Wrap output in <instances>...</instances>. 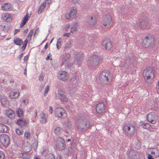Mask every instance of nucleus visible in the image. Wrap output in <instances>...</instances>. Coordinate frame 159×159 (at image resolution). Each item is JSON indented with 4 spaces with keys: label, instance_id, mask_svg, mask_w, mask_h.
<instances>
[{
    "label": "nucleus",
    "instance_id": "nucleus-1",
    "mask_svg": "<svg viewBox=\"0 0 159 159\" xmlns=\"http://www.w3.org/2000/svg\"><path fill=\"white\" fill-rule=\"evenodd\" d=\"M143 75L145 80L148 82L153 79L154 77V71L151 68H147L144 70Z\"/></svg>",
    "mask_w": 159,
    "mask_h": 159
},
{
    "label": "nucleus",
    "instance_id": "nucleus-2",
    "mask_svg": "<svg viewBox=\"0 0 159 159\" xmlns=\"http://www.w3.org/2000/svg\"><path fill=\"white\" fill-rule=\"evenodd\" d=\"M100 59L98 56L93 55L90 57L87 61L88 66L91 68H94L98 65Z\"/></svg>",
    "mask_w": 159,
    "mask_h": 159
},
{
    "label": "nucleus",
    "instance_id": "nucleus-3",
    "mask_svg": "<svg viewBox=\"0 0 159 159\" xmlns=\"http://www.w3.org/2000/svg\"><path fill=\"white\" fill-rule=\"evenodd\" d=\"M154 39L151 36H145L142 42V45L143 47L148 48L154 43Z\"/></svg>",
    "mask_w": 159,
    "mask_h": 159
},
{
    "label": "nucleus",
    "instance_id": "nucleus-4",
    "mask_svg": "<svg viewBox=\"0 0 159 159\" xmlns=\"http://www.w3.org/2000/svg\"><path fill=\"white\" fill-rule=\"evenodd\" d=\"M77 11L75 8L71 7L69 10V11L67 12L65 14V16L66 19L71 20L76 16L77 15Z\"/></svg>",
    "mask_w": 159,
    "mask_h": 159
},
{
    "label": "nucleus",
    "instance_id": "nucleus-5",
    "mask_svg": "<svg viewBox=\"0 0 159 159\" xmlns=\"http://www.w3.org/2000/svg\"><path fill=\"white\" fill-rule=\"evenodd\" d=\"M0 141L4 147L7 148L10 144V137L6 134H1L0 136Z\"/></svg>",
    "mask_w": 159,
    "mask_h": 159
},
{
    "label": "nucleus",
    "instance_id": "nucleus-6",
    "mask_svg": "<svg viewBox=\"0 0 159 159\" xmlns=\"http://www.w3.org/2000/svg\"><path fill=\"white\" fill-rule=\"evenodd\" d=\"M137 26L143 29H148L150 28V25L148 22L145 20L141 19L139 20L136 23Z\"/></svg>",
    "mask_w": 159,
    "mask_h": 159
},
{
    "label": "nucleus",
    "instance_id": "nucleus-7",
    "mask_svg": "<svg viewBox=\"0 0 159 159\" xmlns=\"http://www.w3.org/2000/svg\"><path fill=\"white\" fill-rule=\"evenodd\" d=\"M110 75L109 72L102 71L100 74V78L106 84H108L109 82V80L111 77Z\"/></svg>",
    "mask_w": 159,
    "mask_h": 159
},
{
    "label": "nucleus",
    "instance_id": "nucleus-8",
    "mask_svg": "<svg viewBox=\"0 0 159 159\" xmlns=\"http://www.w3.org/2000/svg\"><path fill=\"white\" fill-rule=\"evenodd\" d=\"M66 146L64 140L61 138H58L56 144V147L59 150H62L65 149Z\"/></svg>",
    "mask_w": 159,
    "mask_h": 159
},
{
    "label": "nucleus",
    "instance_id": "nucleus-9",
    "mask_svg": "<svg viewBox=\"0 0 159 159\" xmlns=\"http://www.w3.org/2000/svg\"><path fill=\"white\" fill-rule=\"evenodd\" d=\"M106 107V106L104 102H100L96 106V111L98 113L101 114L105 112Z\"/></svg>",
    "mask_w": 159,
    "mask_h": 159
},
{
    "label": "nucleus",
    "instance_id": "nucleus-10",
    "mask_svg": "<svg viewBox=\"0 0 159 159\" xmlns=\"http://www.w3.org/2000/svg\"><path fill=\"white\" fill-rule=\"evenodd\" d=\"M55 112L56 116L61 118L65 114L66 111L61 107H58L56 109Z\"/></svg>",
    "mask_w": 159,
    "mask_h": 159
},
{
    "label": "nucleus",
    "instance_id": "nucleus-11",
    "mask_svg": "<svg viewBox=\"0 0 159 159\" xmlns=\"http://www.w3.org/2000/svg\"><path fill=\"white\" fill-rule=\"evenodd\" d=\"M102 44L105 49L107 50H110L112 47L111 42L109 39H106L103 40Z\"/></svg>",
    "mask_w": 159,
    "mask_h": 159
},
{
    "label": "nucleus",
    "instance_id": "nucleus-12",
    "mask_svg": "<svg viewBox=\"0 0 159 159\" xmlns=\"http://www.w3.org/2000/svg\"><path fill=\"white\" fill-rule=\"evenodd\" d=\"M136 151L132 149H131L129 150H128L127 152L128 158L129 159H134L136 158Z\"/></svg>",
    "mask_w": 159,
    "mask_h": 159
},
{
    "label": "nucleus",
    "instance_id": "nucleus-13",
    "mask_svg": "<svg viewBox=\"0 0 159 159\" xmlns=\"http://www.w3.org/2000/svg\"><path fill=\"white\" fill-rule=\"evenodd\" d=\"M112 20L111 17L109 15H107L104 18L103 20V25L104 27L109 26Z\"/></svg>",
    "mask_w": 159,
    "mask_h": 159
},
{
    "label": "nucleus",
    "instance_id": "nucleus-14",
    "mask_svg": "<svg viewBox=\"0 0 159 159\" xmlns=\"http://www.w3.org/2000/svg\"><path fill=\"white\" fill-rule=\"evenodd\" d=\"M19 96V91L17 89H14L10 92L9 97L11 98L16 99L18 98Z\"/></svg>",
    "mask_w": 159,
    "mask_h": 159
},
{
    "label": "nucleus",
    "instance_id": "nucleus-15",
    "mask_svg": "<svg viewBox=\"0 0 159 159\" xmlns=\"http://www.w3.org/2000/svg\"><path fill=\"white\" fill-rule=\"evenodd\" d=\"M79 28V25L78 23L74 22L71 25L70 31L72 34H76Z\"/></svg>",
    "mask_w": 159,
    "mask_h": 159
},
{
    "label": "nucleus",
    "instance_id": "nucleus-16",
    "mask_svg": "<svg viewBox=\"0 0 159 159\" xmlns=\"http://www.w3.org/2000/svg\"><path fill=\"white\" fill-rule=\"evenodd\" d=\"M147 120L148 121L152 124H155L156 120H155V115L154 113H150L147 116Z\"/></svg>",
    "mask_w": 159,
    "mask_h": 159
},
{
    "label": "nucleus",
    "instance_id": "nucleus-17",
    "mask_svg": "<svg viewBox=\"0 0 159 159\" xmlns=\"http://www.w3.org/2000/svg\"><path fill=\"white\" fill-rule=\"evenodd\" d=\"M68 73L65 71H61L59 73V78L63 81H65L67 79Z\"/></svg>",
    "mask_w": 159,
    "mask_h": 159
},
{
    "label": "nucleus",
    "instance_id": "nucleus-18",
    "mask_svg": "<svg viewBox=\"0 0 159 159\" xmlns=\"http://www.w3.org/2000/svg\"><path fill=\"white\" fill-rule=\"evenodd\" d=\"M5 114L7 116L10 118L13 119L15 117V113L10 108L6 110Z\"/></svg>",
    "mask_w": 159,
    "mask_h": 159
},
{
    "label": "nucleus",
    "instance_id": "nucleus-19",
    "mask_svg": "<svg viewBox=\"0 0 159 159\" xmlns=\"http://www.w3.org/2000/svg\"><path fill=\"white\" fill-rule=\"evenodd\" d=\"M2 10L5 11H8L11 10L12 9V5L10 3H5L1 6Z\"/></svg>",
    "mask_w": 159,
    "mask_h": 159
},
{
    "label": "nucleus",
    "instance_id": "nucleus-20",
    "mask_svg": "<svg viewBox=\"0 0 159 159\" xmlns=\"http://www.w3.org/2000/svg\"><path fill=\"white\" fill-rule=\"evenodd\" d=\"M3 19L7 22H10L12 19V16L9 13H5L3 14L2 16Z\"/></svg>",
    "mask_w": 159,
    "mask_h": 159
},
{
    "label": "nucleus",
    "instance_id": "nucleus-21",
    "mask_svg": "<svg viewBox=\"0 0 159 159\" xmlns=\"http://www.w3.org/2000/svg\"><path fill=\"white\" fill-rule=\"evenodd\" d=\"M40 122L42 123H46L47 121V119L46 117L45 113L42 111L40 114Z\"/></svg>",
    "mask_w": 159,
    "mask_h": 159
},
{
    "label": "nucleus",
    "instance_id": "nucleus-22",
    "mask_svg": "<svg viewBox=\"0 0 159 159\" xmlns=\"http://www.w3.org/2000/svg\"><path fill=\"white\" fill-rule=\"evenodd\" d=\"M96 23V20L95 18L91 16L90 19L89 20L88 26L89 27L94 26Z\"/></svg>",
    "mask_w": 159,
    "mask_h": 159
},
{
    "label": "nucleus",
    "instance_id": "nucleus-23",
    "mask_svg": "<svg viewBox=\"0 0 159 159\" xmlns=\"http://www.w3.org/2000/svg\"><path fill=\"white\" fill-rule=\"evenodd\" d=\"M70 57V55L68 53H65L62 56V60L63 63H66Z\"/></svg>",
    "mask_w": 159,
    "mask_h": 159
},
{
    "label": "nucleus",
    "instance_id": "nucleus-24",
    "mask_svg": "<svg viewBox=\"0 0 159 159\" xmlns=\"http://www.w3.org/2000/svg\"><path fill=\"white\" fill-rule=\"evenodd\" d=\"M29 15L27 13L22 20L21 23L20 25V27H22L25 24L29 19Z\"/></svg>",
    "mask_w": 159,
    "mask_h": 159
},
{
    "label": "nucleus",
    "instance_id": "nucleus-25",
    "mask_svg": "<svg viewBox=\"0 0 159 159\" xmlns=\"http://www.w3.org/2000/svg\"><path fill=\"white\" fill-rule=\"evenodd\" d=\"M123 130L124 133L127 135L128 136H132L134 134L135 130Z\"/></svg>",
    "mask_w": 159,
    "mask_h": 159
},
{
    "label": "nucleus",
    "instance_id": "nucleus-26",
    "mask_svg": "<svg viewBox=\"0 0 159 159\" xmlns=\"http://www.w3.org/2000/svg\"><path fill=\"white\" fill-rule=\"evenodd\" d=\"M17 124L19 126H26L27 123L25 120L20 119L17 120Z\"/></svg>",
    "mask_w": 159,
    "mask_h": 159
},
{
    "label": "nucleus",
    "instance_id": "nucleus-27",
    "mask_svg": "<svg viewBox=\"0 0 159 159\" xmlns=\"http://www.w3.org/2000/svg\"><path fill=\"white\" fill-rule=\"evenodd\" d=\"M46 2H44L40 6L39 10L38 11V13L39 14H40L43 11L44 8L46 7Z\"/></svg>",
    "mask_w": 159,
    "mask_h": 159
},
{
    "label": "nucleus",
    "instance_id": "nucleus-28",
    "mask_svg": "<svg viewBox=\"0 0 159 159\" xmlns=\"http://www.w3.org/2000/svg\"><path fill=\"white\" fill-rule=\"evenodd\" d=\"M60 99L61 101L64 102H67L68 101V99L66 96L61 93L60 92L58 93Z\"/></svg>",
    "mask_w": 159,
    "mask_h": 159
},
{
    "label": "nucleus",
    "instance_id": "nucleus-29",
    "mask_svg": "<svg viewBox=\"0 0 159 159\" xmlns=\"http://www.w3.org/2000/svg\"><path fill=\"white\" fill-rule=\"evenodd\" d=\"M19 156L21 158L23 159H29L30 157V155L28 152L21 153L20 154Z\"/></svg>",
    "mask_w": 159,
    "mask_h": 159
},
{
    "label": "nucleus",
    "instance_id": "nucleus-30",
    "mask_svg": "<svg viewBox=\"0 0 159 159\" xmlns=\"http://www.w3.org/2000/svg\"><path fill=\"white\" fill-rule=\"evenodd\" d=\"M13 41L14 43L17 45L20 46L22 43V40L18 38H15L14 39Z\"/></svg>",
    "mask_w": 159,
    "mask_h": 159
},
{
    "label": "nucleus",
    "instance_id": "nucleus-31",
    "mask_svg": "<svg viewBox=\"0 0 159 159\" xmlns=\"http://www.w3.org/2000/svg\"><path fill=\"white\" fill-rule=\"evenodd\" d=\"M2 26L3 31L5 32H7L9 30L10 27L7 24H3Z\"/></svg>",
    "mask_w": 159,
    "mask_h": 159
},
{
    "label": "nucleus",
    "instance_id": "nucleus-32",
    "mask_svg": "<svg viewBox=\"0 0 159 159\" xmlns=\"http://www.w3.org/2000/svg\"><path fill=\"white\" fill-rule=\"evenodd\" d=\"M16 112L18 116L21 117L23 116V111L21 108H18L16 111Z\"/></svg>",
    "mask_w": 159,
    "mask_h": 159
},
{
    "label": "nucleus",
    "instance_id": "nucleus-33",
    "mask_svg": "<svg viewBox=\"0 0 159 159\" xmlns=\"http://www.w3.org/2000/svg\"><path fill=\"white\" fill-rule=\"evenodd\" d=\"M62 39L61 38H59L57 40L56 46L58 49H60L61 46Z\"/></svg>",
    "mask_w": 159,
    "mask_h": 159
},
{
    "label": "nucleus",
    "instance_id": "nucleus-34",
    "mask_svg": "<svg viewBox=\"0 0 159 159\" xmlns=\"http://www.w3.org/2000/svg\"><path fill=\"white\" fill-rule=\"evenodd\" d=\"M45 159H55V158L53 155L50 153L46 155Z\"/></svg>",
    "mask_w": 159,
    "mask_h": 159
},
{
    "label": "nucleus",
    "instance_id": "nucleus-35",
    "mask_svg": "<svg viewBox=\"0 0 159 159\" xmlns=\"http://www.w3.org/2000/svg\"><path fill=\"white\" fill-rule=\"evenodd\" d=\"M34 32V30H31L30 31V32L29 33V34L28 35V36L27 37V39L29 40H30L31 39L33 35V33Z\"/></svg>",
    "mask_w": 159,
    "mask_h": 159
},
{
    "label": "nucleus",
    "instance_id": "nucleus-36",
    "mask_svg": "<svg viewBox=\"0 0 159 159\" xmlns=\"http://www.w3.org/2000/svg\"><path fill=\"white\" fill-rule=\"evenodd\" d=\"M144 129H149L151 126V125L149 123H145L142 125Z\"/></svg>",
    "mask_w": 159,
    "mask_h": 159
},
{
    "label": "nucleus",
    "instance_id": "nucleus-37",
    "mask_svg": "<svg viewBox=\"0 0 159 159\" xmlns=\"http://www.w3.org/2000/svg\"><path fill=\"white\" fill-rule=\"evenodd\" d=\"M49 90V86L48 85L45 88V92H44V96H45L47 95Z\"/></svg>",
    "mask_w": 159,
    "mask_h": 159
},
{
    "label": "nucleus",
    "instance_id": "nucleus-38",
    "mask_svg": "<svg viewBox=\"0 0 159 159\" xmlns=\"http://www.w3.org/2000/svg\"><path fill=\"white\" fill-rule=\"evenodd\" d=\"M28 39H27L25 40L24 41V44H23V45L22 46V48H23L24 49H25V48L26 46V45H27V44L28 43Z\"/></svg>",
    "mask_w": 159,
    "mask_h": 159
},
{
    "label": "nucleus",
    "instance_id": "nucleus-39",
    "mask_svg": "<svg viewBox=\"0 0 159 159\" xmlns=\"http://www.w3.org/2000/svg\"><path fill=\"white\" fill-rule=\"evenodd\" d=\"M25 137L27 139H29L30 138V134L29 132H25L24 134Z\"/></svg>",
    "mask_w": 159,
    "mask_h": 159
},
{
    "label": "nucleus",
    "instance_id": "nucleus-40",
    "mask_svg": "<svg viewBox=\"0 0 159 159\" xmlns=\"http://www.w3.org/2000/svg\"><path fill=\"white\" fill-rule=\"evenodd\" d=\"M5 157V155L3 152L0 150V159H3Z\"/></svg>",
    "mask_w": 159,
    "mask_h": 159
},
{
    "label": "nucleus",
    "instance_id": "nucleus-41",
    "mask_svg": "<svg viewBox=\"0 0 159 159\" xmlns=\"http://www.w3.org/2000/svg\"><path fill=\"white\" fill-rule=\"evenodd\" d=\"M15 131L18 135H21L23 132V130H15Z\"/></svg>",
    "mask_w": 159,
    "mask_h": 159
},
{
    "label": "nucleus",
    "instance_id": "nucleus-42",
    "mask_svg": "<svg viewBox=\"0 0 159 159\" xmlns=\"http://www.w3.org/2000/svg\"><path fill=\"white\" fill-rule=\"evenodd\" d=\"M136 141L138 142V143H137L136 145H135V148L136 149H139L140 147V144L139 142L138 139H137Z\"/></svg>",
    "mask_w": 159,
    "mask_h": 159
},
{
    "label": "nucleus",
    "instance_id": "nucleus-43",
    "mask_svg": "<svg viewBox=\"0 0 159 159\" xmlns=\"http://www.w3.org/2000/svg\"><path fill=\"white\" fill-rule=\"evenodd\" d=\"M7 129V127L4 125L0 123V129Z\"/></svg>",
    "mask_w": 159,
    "mask_h": 159
},
{
    "label": "nucleus",
    "instance_id": "nucleus-44",
    "mask_svg": "<svg viewBox=\"0 0 159 159\" xmlns=\"http://www.w3.org/2000/svg\"><path fill=\"white\" fill-rule=\"evenodd\" d=\"M71 124L70 122H67L65 128L70 129L71 128Z\"/></svg>",
    "mask_w": 159,
    "mask_h": 159
},
{
    "label": "nucleus",
    "instance_id": "nucleus-45",
    "mask_svg": "<svg viewBox=\"0 0 159 159\" xmlns=\"http://www.w3.org/2000/svg\"><path fill=\"white\" fill-rule=\"evenodd\" d=\"M44 77V75L43 74V73H41L39 77V79L40 81H43V78Z\"/></svg>",
    "mask_w": 159,
    "mask_h": 159
},
{
    "label": "nucleus",
    "instance_id": "nucleus-46",
    "mask_svg": "<svg viewBox=\"0 0 159 159\" xmlns=\"http://www.w3.org/2000/svg\"><path fill=\"white\" fill-rule=\"evenodd\" d=\"M52 55L50 53H49V54L47 56V57L45 59L46 60H48L50 59V60H52V57H51Z\"/></svg>",
    "mask_w": 159,
    "mask_h": 159
},
{
    "label": "nucleus",
    "instance_id": "nucleus-47",
    "mask_svg": "<svg viewBox=\"0 0 159 159\" xmlns=\"http://www.w3.org/2000/svg\"><path fill=\"white\" fill-rule=\"evenodd\" d=\"M38 142L37 141H35L34 143L33 144L34 147V148H36L38 146Z\"/></svg>",
    "mask_w": 159,
    "mask_h": 159
},
{
    "label": "nucleus",
    "instance_id": "nucleus-48",
    "mask_svg": "<svg viewBox=\"0 0 159 159\" xmlns=\"http://www.w3.org/2000/svg\"><path fill=\"white\" fill-rule=\"evenodd\" d=\"M66 151L65 154L67 156H68L70 154V150L68 148H66Z\"/></svg>",
    "mask_w": 159,
    "mask_h": 159
},
{
    "label": "nucleus",
    "instance_id": "nucleus-49",
    "mask_svg": "<svg viewBox=\"0 0 159 159\" xmlns=\"http://www.w3.org/2000/svg\"><path fill=\"white\" fill-rule=\"evenodd\" d=\"M70 33H66L64 34H63V36L64 37H70Z\"/></svg>",
    "mask_w": 159,
    "mask_h": 159
},
{
    "label": "nucleus",
    "instance_id": "nucleus-50",
    "mask_svg": "<svg viewBox=\"0 0 159 159\" xmlns=\"http://www.w3.org/2000/svg\"><path fill=\"white\" fill-rule=\"evenodd\" d=\"M49 111L50 114H52L53 112V108L52 106H50L49 107Z\"/></svg>",
    "mask_w": 159,
    "mask_h": 159
},
{
    "label": "nucleus",
    "instance_id": "nucleus-51",
    "mask_svg": "<svg viewBox=\"0 0 159 159\" xmlns=\"http://www.w3.org/2000/svg\"><path fill=\"white\" fill-rule=\"evenodd\" d=\"M33 115L34 118H35L37 117V110H35L34 111Z\"/></svg>",
    "mask_w": 159,
    "mask_h": 159
},
{
    "label": "nucleus",
    "instance_id": "nucleus-52",
    "mask_svg": "<svg viewBox=\"0 0 159 159\" xmlns=\"http://www.w3.org/2000/svg\"><path fill=\"white\" fill-rule=\"evenodd\" d=\"M155 152V153L157 154V155H156V156L158 157L159 156V150L156 148Z\"/></svg>",
    "mask_w": 159,
    "mask_h": 159
},
{
    "label": "nucleus",
    "instance_id": "nucleus-53",
    "mask_svg": "<svg viewBox=\"0 0 159 159\" xmlns=\"http://www.w3.org/2000/svg\"><path fill=\"white\" fill-rule=\"evenodd\" d=\"M20 31V30L19 29H16L14 31V35L16 34L18 32H19Z\"/></svg>",
    "mask_w": 159,
    "mask_h": 159
},
{
    "label": "nucleus",
    "instance_id": "nucleus-54",
    "mask_svg": "<svg viewBox=\"0 0 159 159\" xmlns=\"http://www.w3.org/2000/svg\"><path fill=\"white\" fill-rule=\"evenodd\" d=\"M46 3H47L48 5H49L51 3L52 0H45Z\"/></svg>",
    "mask_w": 159,
    "mask_h": 159
},
{
    "label": "nucleus",
    "instance_id": "nucleus-55",
    "mask_svg": "<svg viewBox=\"0 0 159 159\" xmlns=\"http://www.w3.org/2000/svg\"><path fill=\"white\" fill-rule=\"evenodd\" d=\"M152 156L151 155L149 154L148 155V159H154V158H152Z\"/></svg>",
    "mask_w": 159,
    "mask_h": 159
},
{
    "label": "nucleus",
    "instance_id": "nucleus-56",
    "mask_svg": "<svg viewBox=\"0 0 159 159\" xmlns=\"http://www.w3.org/2000/svg\"><path fill=\"white\" fill-rule=\"evenodd\" d=\"M80 0H71L73 3H75L78 2Z\"/></svg>",
    "mask_w": 159,
    "mask_h": 159
},
{
    "label": "nucleus",
    "instance_id": "nucleus-57",
    "mask_svg": "<svg viewBox=\"0 0 159 159\" xmlns=\"http://www.w3.org/2000/svg\"><path fill=\"white\" fill-rule=\"evenodd\" d=\"M67 47L70 48L71 46V43L70 42L68 43L66 45Z\"/></svg>",
    "mask_w": 159,
    "mask_h": 159
},
{
    "label": "nucleus",
    "instance_id": "nucleus-58",
    "mask_svg": "<svg viewBox=\"0 0 159 159\" xmlns=\"http://www.w3.org/2000/svg\"><path fill=\"white\" fill-rule=\"evenodd\" d=\"M28 57H29L27 56H25L24 57V60L25 61H27L28 59Z\"/></svg>",
    "mask_w": 159,
    "mask_h": 159
},
{
    "label": "nucleus",
    "instance_id": "nucleus-59",
    "mask_svg": "<svg viewBox=\"0 0 159 159\" xmlns=\"http://www.w3.org/2000/svg\"><path fill=\"white\" fill-rule=\"evenodd\" d=\"M57 159H61V156L60 155H58L57 157Z\"/></svg>",
    "mask_w": 159,
    "mask_h": 159
},
{
    "label": "nucleus",
    "instance_id": "nucleus-60",
    "mask_svg": "<svg viewBox=\"0 0 159 159\" xmlns=\"http://www.w3.org/2000/svg\"><path fill=\"white\" fill-rule=\"evenodd\" d=\"M3 101H4L5 102V99H4V98H2V100H1V102H2V104H3L4 105V102L3 103Z\"/></svg>",
    "mask_w": 159,
    "mask_h": 159
},
{
    "label": "nucleus",
    "instance_id": "nucleus-61",
    "mask_svg": "<svg viewBox=\"0 0 159 159\" xmlns=\"http://www.w3.org/2000/svg\"><path fill=\"white\" fill-rule=\"evenodd\" d=\"M23 53H22L19 56V57L20 59L23 56Z\"/></svg>",
    "mask_w": 159,
    "mask_h": 159
},
{
    "label": "nucleus",
    "instance_id": "nucleus-62",
    "mask_svg": "<svg viewBox=\"0 0 159 159\" xmlns=\"http://www.w3.org/2000/svg\"><path fill=\"white\" fill-rule=\"evenodd\" d=\"M48 43H46L44 46L45 49H47L48 48Z\"/></svg>",
    "mask_w": 159,
    "mask_h": 159
},
{
    "label": "nucleus",
    "instance_id": "nucleus-63",
    "mask_svg": "<svg viewBox=\"0 0 159 159\" xmlns=\"http://www.w3.org/2000/svg\"><path fill=\"white\" fill-rule=\"evenodd\" d=\"M24 74H25L26 75H27V69H26V68H25L24 70Z\"/></svg>",
    "mask_w": 159,
    "mask_h": 159
},
{
    "label": "nucleus",
    "instance_id": "nucleus-64",
    "mask_svg": "<svg viewBox=\"0 0 159 159\" xmlns=\"http://www.w3.org/2000/svg\"><path fill=\"white\" fill-rule=\"evenodd\" d=\"M151 154L152 155H155V151H152L151 152Z\"/></svg>",
    "mask_w": 159,
    "mask_h": 159
}]
</instances>
